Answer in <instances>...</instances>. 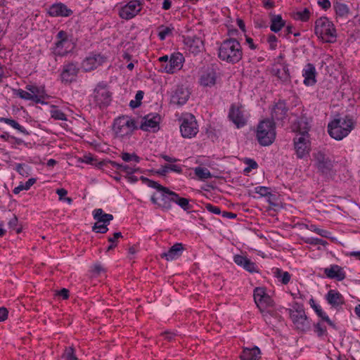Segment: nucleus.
I'll use <instances>...</instances> for the list:
<instances>
[{
	"mask_svg": "<svg viewBox=\"0 0 360 360\" xmlns=\"http://www.w3.org/2000/svg\"><path fill=\"white\" fill-rule=\"evenodd\" d=\"M219 58L229 64H236L243 58V49L240 42L233 38L224 40L218 49Z\"/></svg>",
	"mask_w": 360,
	"mask_h": 360,
	"instance_id": "obj_1",
	"label": "nucleus"
},
{
	"mask_svg": "<svg viewBox=\"0 0 360 360\" xmlns=\"http://www.w3.org/2000/svg\"><path fill=\"white\" fill-rule=\"evenodd\" d=\"M353 128L354 122L352 119L345 117L334 119L329 122L328 131L332 138L340 141L346 137Z\"/></svg>",
	"mask_w": 360,
	"mask_h": 360,
	"instance_id": "obj_2",
	"label": "nucleus"
},
{
	"mask_svg": "<svg viewBox=\"0 0 360 360\" xmlns=\"http://www.w3.org/2000/svg\"><path fill=\"white\" fill-rule=\"evenodd\" d=\"M314 32L326 43L334 42L337 37L334 24L326 17H321L315 21Z\"/></svg>",
	"mask_w": 360,
	"mask_h": 360,
	"instance_id": "obj_3",
	"label": "nucleus"
},
{
	"mask_svg": "<svg viewBox=\"0 0 360 360\" xmlns=\"http://www.w3.org/2000/svg\"><path fill=\"white\" fill-rule=\"evenodd\" d=\"M276 135V127L274 121L266 119L258 124L256 137L260 145L270 146L275 141Z\"/></svg>",
	"mask_w": 360,
	"mask_h": 360,
	"instance_id": "obj_4",
	"label": "nucleus"
},
{
	"mask_svg": "<svg viewBox=\"0 0 360 360\" xmlns=\"http://www.w3.org/2000/svg\"><path fill=\"white\" fill-rule=\"evenodd\" d=\"M137 129L135 121L128 116H121L114 120L112 131L120 139H127Z\"/></svg>",
	"mask_w": 360,
	"mask_h": 360,
	"instance_id": "obj_5",
	"label": "nucleus"
},
{
	"mask_svg": "<svg viewBox=\"0 0 360 360\" xmlns=\"http://www.w3.org/2000/svg\"><path fill=\"white\" fill-rule=\"evenodd\" d=\"M141 179L149 187L154 188L157 189L158 191L165 192V193H167L169 196H172V202L179 205L184 210H188L191 208L188 199L180 197L177 193L170 191L168 188L165 187L158 184V182L150 180L146 177L142 176H141Z\"/></svg>",
	"mask_w": 360,
	"mask_h": 360,
	"instance_id": "obj_6",
	"label": "nucleus"
},
{
	"mask_svg": "<svg viewBox=\"0 0 360 360\" xmlns=\"http://www.w3.org/2000/svg\"><path fill=\"white\" fill-rule=\"evenodd\" d=\"M314 166L318 172L323 175H330L333 169V162L326 153L318 151L313 154Z\"/></svg>",
	"mask_w": 360,
	"mask_h": 360,
	"instance_id": "obj_7",
	"label": "nucleus"
},
{
	"mask_svg": "<svg viewBox=\"0 0 360 360\" xmlns=\"http://www.w3.org/2000/svg\"><path fill=\"white\" fill-rule=\"evenodd\" d=\"M180 131L184 138L191 139L196 136L198 132V126L193 115H188L182 120Z\"/></svg>",
	"mask_w": 360,
	"mask_h": 360,
	"instance_id": "obj_8",
	"label": "nucleus"
},
{
	"mask_svg": "<svg viewBox=\"0 0 360 360\" xmlns=\"http://www.w3.org/2000/svg\"><path fill=\"white\" fill-rule=\"evenodd\" d=\"M290 318L297 330L304 332L309 329L310 323L302 307L290 310Z\"/></svg>",
	"mask_w": 360,
	"mask_h": 360,
	"instance_id": "obj_9",
	"label": "nucleus"
},
{
	"mask_svg": "<svg viewBox=\"0 0 360 360\" xmlns=\"http://www.w3.org/2000/svg\"><path fill=\"white\" fill-rule=\"evenodd\" d=\"M56 38L53 53L56 56H64L72 49V43L68 38L67 32L63 30L57 34Z\"/></svg>",
	"mask_w": 360,
	"mask_h": 360,
	"instance_id": "obj_10",
	"label": "nucleus"
},
{
	"mask_svg": "<svg viewBox=\"0 0 360 360\" xmlns=\"http://www.w3.org/2000/svg\"><path fill=\"white\" fill-rule=\"evenodd\" d=\"M294 146L297 158H302L309 154L310 143L307 131L296 136L294 139Z\"/></svg>",
	"mask_w": 360,
	"mask_h": 360,
	"instance_id": "obj_11",
	"label": "nucleus"
},
{
	"mask_svg": "<svg viewBox=\"0 0 360 360\" xmlns=\"http://www.w3.org/2000/svg\"><path fill=\"white\" fill-rule=\"evenodd\" d=\"M94 98L100 108H105L111 102V93L105 84H99L94 89Z\"/></svg>",
	"mask_w": 360,
	"mask_h": 360,
	"instance_id": "obj_12",
	"label": "nucleus"
},
{
	"mask_svg": "<svg viewBox=\"0 0 360 360\" xmlns=\"http://www.w3.org/2000/svg\"><path fill=\"white\" fill-rule=\"evenodd\" d=\"M142 9V3L139 0H132L122 6L119 11V15L124 20L134 18Z\"/></svg>",
	"mask_w": 360,
	"mask_h": 360,
	"instance_id": "obj_13",
	"label": "nucleus"
},
{
	"mask_svg": "<svg viewBox=\"0 0 360 360\" xmlns=\"http://www.w3.org/2000/svg\"><path fill=\"white\" fill-rule=\"evenodd\" d=\"M229 118L238 128L245 126L247 122V117L243 110V105L239 103H233L229 109Z\"/></svg>",
	"mask_w": 360,
	"mask_h": 360,
	"instance_id": "obj_14",
	"label": "nucleus"
},
{
	"mask_svg": "<svg viewBox=\"0 0 360 360\" xmlns=\"http://www.w3.org/2000/svg\"><path fill=\"white\" fill-rule=\"evenodd\" d=\"M184 43L186 49L193 55H197L204 49V41L199 36L188 35L184 37Z\"/></svg>",
	"mask_w": 360,
	"mask_h": 360,
	"instance_id": "obj_15",
	"label": "nucleus"
},
{
	"mask_svg": "<svg viewBox=\"0 0 360 360\" xmlns=\"http://www.w3.org/2000/svg\"><path fill=\"white\" fill-rule=\"evenodd\" d=\"M253 296L255 302L261 311H264L266 308L274 304L273 300L266 293L263 288H256L254 290Z\"/></svg>",
	"mask_w": 360,
	"mask_h": 360,
	"instance_id": "obj_16",
	"label": "nucleus"
},
{
	"mask_svg": "<svg viewBox=\"0 0 360 360\" xmlns=\"http://www.w3.org/2000/svg\"><path fill=\"white\" fill-rule=\"evenodd\" d=\"M79 70L77 65L73 63H69L65 65L60 74L62 82L70 84L75 81L79 72Z\"/></svg>",
	"mask_w": 360,
	"mask_h": 360,
	"instance_id": "obj_17",
	"label": "nucleus"
},
{
	"mask_svg": "<svg viewBox=\"0 0 360 360\" xmlns=\"http://www.w3.org/2000/svg\"><path fill=\"white\" fill-rule=\"evenodd\" d=\"M184 62L183 54L179 52L174 53L171 55L169 63L164 67V70L167 73L172 74L182 68Z\"/></svg>",
	"mask_w": 360,
	"mask_h": 360,
	"instance_id": "obj_18",
	"label": "nucleus"
},
{
	"mask_svg": "<svg viewBox=\"0 0 360 360\" xmlns=\"http://www.w3.org/2000/svg\"><path fill=\"white\" fill-rule=\"evenodd\" d=\"M160 117L158 114H149L146 115L141 124L140 128L146 131H155L158 128Z\"/></svg>",
	"mask_w": 360,
	"mask_h": 360,
	"instance_id": "obj_19",
	"label": "nucleus"
},
{
	"mask_svg": "<svg viewBox=\"0 0 360 360\" xmlns=\"http://www.w3.org/2000/svg\"><path fill=\"white\" fill-rule=\"evenodd\" d=\"M105 60V58L98 54L87 57L82 63V68L86 72L93 70L102 65Z\"/></svg>",
	"mask_w": 360,
	"mask_h": 360,
	"instance_id": "obj_20",
	"label": "nucleus"
},
{
	"mask_svg": "<svg viewBox=\"0 0 360 360\" xmlns=\"http://www.w3.org/2000/svg\"><path fill=\"white\" fill-rule=\"evenodd\" d=\"M49 14L53 17H68L72 14V11L63 3L53 4L49 7Z\"/></svg>",
	"mask_w": 360,
	"mask_h": 360,
	"instance_id": "obj_21",
	"label": "nucleus"
},
{
	"mask_svg": "<svg viewBox=\"0 0 360 360\" xmlns=\"http://www.w3.org/2000/svg\"><path fill=\"white\" fill-rule=\"evenodd\" d=\"M162 193H163L159 198L155 195H153L151 197V201L157 206L158 208H160L163 211H168L172 208V196H169L165 192Z\"/></svg>",
	"mask_w": 360,
	"mask_h": 360,
	"instance_id": "obj_22",
	"label": "nucleus"
},
{
	"mask_svg": "<svg viewBox=\"0 0 360 360\" xmlns=\"http://www.w3.org/2000/svg\"><path fill=\"white\" fill-rule=\"evenodd\" d=\"M190 96V92L187 88L183 86L178 87L172 96L171 101L176 105L185 104Z\"/></svg>",
	"mask_w": 360,
	"mask_h": 360,
	"instance_id": "obj_23",
	"label": "nucleus"
},
{
	"mask_svg": "<svg viewBox=\"0 0 360 360\" xmlns=\"http://www.w3.org/2000/svg\"><path fill=\"white\" fill-rule=\"evenodd\" d=\"M288 108L284 101H279L271 109V117L276 121H283L287 116Z\"/></svg>",
	"mask_w": 360,
	"mask_h": 360,
	"instance_id": "obj_24",
	"label": "nucleus"
},
{
	"mask_svg": "<svg viewBox=\"0 0 360 360\" xmlns=\"http://www.w3.org/2000/svg\"><path fill=\"white\" fill-rule=\"evenodd\" d=\"M184 248L182 243H176L172 245L167 252L161 254V257L167 261H172L178 259L181 256Z\"/></svg>",
	"mask_w": 360,
	"mask_h": 360,
	"instance_id": "obj_25",
	"label": "nucleus"
},
{
	"mask_svg": "<svg viewBox=\"0 0 360 360\" xmlns=\"http://www.w3.org/2000/svg\"><path fill=\"white\" fill-rule=\"evenodd\" d=\"M217 73L213 69H207L200 77L199 83L202 86H213L216 84Z\"/></svg>",
	"mask_w": 360,
	"mask_h": 360,
	"instance_id": "obj_26",
	"label": "nucleus"
},
{
	"mask_svg": "<svg viewBox=\"0 0 360 360\" xmlns=\"http://www.w3.org/2000/svg\"><path fill=\"white\" fill-rule=\"evenodd\" d=\"M233 261L236 264L243 266L245 270H247L249 272L252 273L258 271L255 264L246 257L240 255H236L233 257Z\"/></svg>",
	"mask_w": 360,
	"mask_h": 360,
	"instance_id": "obj_27",
	"label": "nucleus"
},
{
	"mask_svg": "<svg viewBox=\"0 0 360 360\" xmlns=\"http://www.w3.org/2000/svg\"><path fill=\"white\" fill-rule=\"evenodd\" d=\"M324 273L329 278L342 281L345 278V274L342 269L338 265H332L329 268L324 269Z\"/></svg>",
	"mask_w": 360,
	"mask_h": 360,
	"instance_id": "obj_28",
	"label": "nucleus"
},
{
	"mask_svg": "<svg viewBox=\"0 0 360 360\" xmlns=\"http://www.w3.org/2000/svg\"><path fill=\"white\" fill-rule=\"evenodd\" d=\"M302 76L306 85H313L316 83V69L314 65L308 63L303 70Z\"/></svg>",
	"mask_w": 360,
	"mask_h": 360,
	"instance_id": "obj_29",
	"label": "nucleus"
},
{
	"mask_svg": "<svg viewBox=\"0 0 360 360\" xmlns=\"http://www.w3.org/2000/svg\"><path fill=\"white\" fill-rule=\"evenodd\" d=\"M328 302L333 307H336L344 303L342 295L338 291L330 290L326 295Z\"/></svg>",
	"mask_w": 360,
	"mask_h": 360,
	"instance_id": "obj_30",
	"label": "nucleus"
},
{
	"mask_svg": "<svg viewBox=\"0 0 360 360\" xmlns=\"http://www.w3.org/2000/svg\"><path fill=\"white\" fill-rule=\"evenodd\" d=\"M272 73L282 83L290 82V73L286 65H282L281 68H274L272 69Z\"/></svg>",
	"mask_w": 360,
	"mask_h": 360,
	"instance_id": "obj_31",
	"label": "nucleus"
},
{
	"mask_svg": "<svg viewBox=\"0 0 360 360\" xmlns=\"http://www.w3.org/2000/svg\"><path fill=\"white\" fill-rule=\"evenodd\" d=\"M260 350L257 347L252 349L245 348L240 355L241 360H259L260 359Z\"/></svg>",
	"mask_w": 360,
	"mask_h": 360,
	"instance_id": "obj_32",
	"label": "nucleus"
},
{
	"mask_svg": "<svg viewBox=\"0 0 360 360\" xmlns=\"http://www.w3.org/2000/svg\"><path fill=\"white\" fill-rule=\"evenodd\" d=\"M94 219L98 222L109 224L113 219V216L110 214H105L101 208L96 209L93 212Z\"/></svg>",
	"mask_w": 360,
	"mask_h": 360,
	"instance_id": "obj_33",
	"label": "nucleus"
},
{
	"mask_svg": "<svg viewBox=\"0 0 360 360\" xmlns=\"http://www.w3.org/2000/svg\"><path fill=\"white\" fill-rule=\"evenodd\" d=\"M333 8L335 13L340 18H347L349 14V8L347 4L336 1L333 3Z\"/></svg>",
	"mask_w": 360,
	"mask_h": 360,
	"instance_id": "obj_34",
	"label": "nucleus"
},
{
	"mask_svg": "<svg viewBox=\"0 0 360 360\" xmlns=\"http://www.w3.org/2000/svg\"><path fill=\"white\" fill-rule=\"evenodd\" d=\"M285 24L281 15H273L271 18L270 29L274 32H278L285 26Z\"/></svg>",
	"mask_w": 360,
	"mask_h": 360,
	"instance_id": "obj_35",
	"label": "nucleus"
},
{
	"mask_svg": "<svg viewBox=\"0 0 360 360\" xmlns=\"http://www.w3.org/2000/svg\"><path fill=\"white\" fill-rule=\"evenodd\" d=\"M309 304H310V306L311 308H313L314 309V311H316V313L317 314V315L321 317L323 321L327 322L330 326H333L334 324L331 321V320L329 319L328 316H327L326 314V313H324L321 307L317 305L315 302V301L314 300V299H311L309 300Z\"/></svg>",
	"mask_w": 360,
	"mask_h": 360,
	"instance_id": "obj_36",
	"label": "nucleus"
},
{
	"mask_svg": "<svg viewBox=\"0 0 360 360\" xmlns=\"http://www.w3.org/2000/svg\"><path fill=\"white\" fill-rule=\"evenodd\" d=\"M26 89L30 92V94H33V97L36 96L37 98L34 99V102L36 103H44V102L41 100L43 98V91L41 90L38 86L34 85H27L26 86Z\"/></svg>",
	"mask_w": 360,
	"mask_h": 360,
	"instance_id": "obj_37",
	"label": "nucleus"
},
{
	"mask_svg": "<svg viewBox=\"0 0 360 360\" xmlns=\"http://www.w3.org/2000/svg\"><path fill=\"white\" fill-rule=\"evenodd\" d=\"M0 122H4L11 126L13 128L17 129L22 134L25 135H29V132L27 131V129L22 127L18 122L14 120L6 117H0Z\"/></svg>",
	"mask_w": 360,
	"mask_h": 360,
	"instance_id": "obj_38",
	"label": "nucleus"
},
{
	"mask_svg": "<svg viewBox=\"0 0 360 360\" xmlns=\"http://www.w3.org/2000/svg\"><path fill=\"white\" fill-rule=\"evenodd\" d=\"M274 276L277 278H280L281 283L286 285L289 283L291 276L288 271H283L281 269L276 268L274 271Z\"/></svg>",
	"mask_w": 360,
	"mask_h": 360,
	"instance_id": "obj_39",
	"label": "nucleus"
},
{
	"mask_svg": "<svg viewBox=\"0 0 360 360\" xmlns=\"http://www.w3.org/2000/svg\"><path fill=\"white\" fill-rule=\"evenodd\" d=\"M109 163L112 165V167L128 175L132 174L135 171V169L127 165L118 164L114 161H110Z\"/></svg>",
	"mask_w": 360,
	"mask_h": 360,
	"instance_id": "obj_40",
	"label": "nucleus"
},
{
	"mask_svg": "<svg viewBox=\"0 0 360 360\" xmlns=\"http://www.w3.org/2000/svg\"><path fill=\"white\" fill-rule=\"evenodd\" d=\"M195 174L200 179H206L212 177V174L208 169L202 167L195 168Z\"/></svg>",
	"mask_w": 360,
	"mask_h": 360,
	"instance_id": "obj_41",
	"label": "nucleus"
},
{
	"mask_svg": "<svg viewBox=\"0 0 360 360\" xmlns=\"http://www.w3.org/2000/svg\"><path fill=\"white\" fill-rule=\"evenodd\" d=\"M310 11L309 8H305L303 11H297L294 14V18L296 20H301L302 22H307L310 18Z\"/></svg>",
	"mask_w": 360,
	"mask_h": 360,
	"instance_id": "obj_42",
	"label": "nucleus"
},
{
	"mask_svg": "<svg viewBox=\"0 0 360 360\" xmlns=\"http://www.w3.org/2000/svg\"><path fill=\"white\" fill-rule=\"evenodd\" d=\"M36 182V179L34 178H31V179H29L26 182L25 184H20L18 186L15 187L14 189H13V193L15 194H18L22 190H25V191H27L30 188V187Z\"/></svg>",
	"mask_w": 360,
	"mask_h": 360,
	"instance_id": "obj_43",
	"label": "nucleus"
},
{
	"mask_svg": "<svg viewBox=\"0 0 360 360\" xmlns=\"http://www.w3.org/2000/svg\"><path fill=\"white\" fill-rule=\"evenodd\" d=\"M50 112L51 117L56 120H67L65 114L54 105L52 106Z\"/></svg>",
	"mask_w": 360,
	"mask_h": 360,
	"instance_id": "obj_44",
	"label": "nucleus"
},
{
	"mask_svg": "<svg viewBox=\"0 0 360 360\" xmlns=\"http://www.w3.org/2000/svg\"><path fill=\"white\" fill-rule=\"evenodd\" d=\"M173 30L174 28L172 27L160 26L158 27V37L160 39L164 40L167 36L172 35Z\"/></svg>",
	"mask_w": 360,
	"mask_h": 360,
	"instance_id": "obj_45",
	"label": "nucleus"
},
{
	"mask_svg": "<svg viewBox=\"0 0 360 360\" xmlns=\"http://www.w3.org/2000/svg\"><path fill=\"white\" fill-rule=\"evenodd\" d=\"M255 191L256 193L259 194L261 196L263 197H269V201L270 198L273 196H274L271 192H270V188L266 187V186H257L255 188Z\"/></svg>",
	"mask_w": 360,
	"mask_h": 360,
	"instance_id": "obj_46",
	"label": "nucleus"
},
{
	"mask_svg": "<svg viewBox=\"0 0 360 360\" xmlns=\"http://www.w3.org/2000/svg\"><path fill=\"white\" fill-rule=\"evenodd\" d=\"M15 170L22 176L27 177L30 175V169L25 164H17Z\"/></svg>",
	"mask_w": 360,
	"mask_h": 360,
	"instance_id": "obj_47",
	"label": "nucleus"
},
{
	"mask_svg": "<svg viewBox=\"0 0 360 360\" xmlns=\"http://www.w3.org/2000/svg\"><path fill=\"white\" fill-rule=\"evenodd\" d=\"M122 237L121 232H116L113 234V237H109L108 241L111 243L107 248V252L113 250L117 246V240Z\"/></svg>",
	"mask_w": 360,
	"mask_h": 360,
	"instance_id": "obj_48",
	"label": "nucleus"
},
{
	"mask_svg": "<svg viewBox=\"0 0 360 360\" xmlns=\"http://www.w3.org/2000/svg\"><path fill=\"white\" fill-rule=\"evenodd\" d=\"M62 357L64 360H78L74 349L71 347L65 349Z\"/></svg>",
	"mask_w": 360,
	"mask_h": 360,
	"instance_id": "obj_49",
	"label": "nucleus"
},
{
	"mask_svg": "<svg viewBox=\"0 0 360 360\" xmlns=\"http://www.w3.org/2000/svg\"><path fill=\"white\" fill-rule=\"evenodd\" d=\"M314 332L319 338L327 335L326 327L321 323H317L314 325Z\"/></svg>",
	"mask_w": 360,
	"mask_h": 360,
	"instance_id": "obj_50",
	"label": "nucleus"
},
{
	"mask_svg": "<svg viewBox=\"0 0 360 360\" xmlns=\"http://www.w3.org/2000/svg\"><path fill=\"white\" fill-rule=\"evenodd\" d=\"M122 159L125 162H130L134 160L136 162H139L140 158L136 155L135 153H122L121 154Z\"/></svg>",
	"mask_w": 360,
	"mask_h": 360,
	"instance_id": "obj_51",
	"label": "nucleus"
},
{
	"mask_svg": "<svg viewBox=\"0 0 360 360\" xmlns=\"http://www.w3.org/2000/svg\"><path fill=\"white\" fill-rule=\"evenodd\" d=\"M16 95L22 99L30 100L33 101L34 99L37 98L36 96H32V94H30L29 91H25L22 89H18L16 92Z\"/></svg>",
	"mask_w": 360,
	"mask_h": 360,
	"instance_id": "obj_52",
	"label": "nucleus"
},
{
	"mask_svg": "<svg viewBox=\"0 0 360 360\" xmlns=\"http://www.w3.org/2000/svg\"><path fill=\"white\" fill-rule=\"evenodd\" d=\"M100 222H96L92 227V230L96 233H105L108 231L107 227L108 224H100Z\"/></svg>",
	"mask_w": 360,
	"mask_h": 360,
	"instance_id": "obj_53",
	"label": "nucleus"
},
{
	"mask_svg": "<svg viewBox=\"0 0 360 360\" xmlns=\"http://www.w3.org/2000/svg\"><path fill=\"white\" fill-rule=\"evenodd\" d=\"M143 97V92L142 91H137L135 98L136 101H131L130 102V106L133 108H137L141 104V101L142 100Z\"/></svg>",
	"mask_w": 360,
	"mask_h": 360,
	"instance_id": "obj_54",
	"label": "nucleus"
},
{
	"mask_svg": "<svg viewBox=\"0 0 360 360\" xmlns=\"http://www.w3.org/2000/svg\"><path fill=\"white\" fill-rule=\"evenodd\" d=\"M267 42L271 50H275L277 47V37L274 34H270L267 37Z\"/></svg>",
	"mask_w": 360,
	"mask_h": 360,
	"instance_id": "obj_55",
	"label": "nucleus"
},
{
	"mask_svg": "<svg viewBox=\"0 0 360 360\" xmlns=\"http://www.w3.org/2000/svg\"><path fill=\"white\" fill-rule=\"evenodd\" d=\"M311 231L316 233L317 234L320 235L322 237H325V238L328 237V232L326 230L320 229L316 227V226H314V225L311 226Z\"/></svg>",
	"mask_w": 360,
	"mask_h": 360,
	"instance_id": "obj_56",
	"label": "nucleus"
},
{
	"mask_svg": "<svg viewBox=\"0 0 360 360\" xmlns=\"http://www.w3.org/2000/svg\"><path fill=\"white\" fill-rule=\"evenodd\" d=\"M205 208L210 212L214 213L215 214H219L221 213L220 208L219 207L214 206L212 204H206Z\"/></svg>",
	"mask_w": 360,
	"mask_h": 360,
	"instance_id": "obj_57",
	"label": "nucleus"
},
{
	"mask_svg": "<svg viewBox=\"0 0 360 360\" xmlns=\"http://www.w3.org/2000/svg\"><path fill=\"white\" fill-rule=\"evenodd\" d=\"M307 243L311 244V245H325L327 244V242L326 240H323L320 238H309L307 241Z\"/></svg>",
	"mask_w": 360,
	"mask_h": 360,
	"instance_id": "obj_58",
	"label": "nucleus"
},
{
	"mask_svg": "<svg viewBox=\"0 0 360 360\" xmlns=\"http://www.w3.org/2000/svg\"><path fill=\"white\" fill-rule=\"evenodd\" d=\"M318 5L325 11L330 8L331 4L329 0H318Z\"/></svg>",
	"mask_w": 360,
	"mask_h": 360,
	"instance_id": "obj_59",
	"label": "nucleus"
},
{
	"mask_svg": "<svg viewBox=\"0 0 360 360\" xmlns=\"http://www.w3.org/2000/svg\"><path fill=\"white\" fill-rule=\"evenodd\" d=\"M166 168L179 174L182 172L181 167L177 165L168 164L166 165Z\"/></svg>",
	"mask_w": 360,
	"mask_h": 360,
	"instance_id": "obj_60",
	"label": "nucleus"
},
{
	"mask_svg": "<svg viewBox=\"0 0 360 360\" xmlns=\"http://www.w3.org/2000/svg\"><path fill=\"white\" fill-rule=\"evenodd\" d=\"M244 162L248 165V166L251 169H257L258 167V165L257 163L252 159H249V158H247L244 160Z\"/></svg>",
	"mask_w": 360,
	"mask_h": 360,
	"instance_id": "obj_61",
	"label": "nucleus"
},
{
	"mask_svg": "<svg viewBox=\"0 0 360 360\" xmlns=\"http://www.w3.org/2000/svg\"><path fill=\"white\" fill-rule=\"evenodd\" d=\"M56 295L62 297L64 300H66L69 297V290L66 288H63L56 293Z\"/></svg>",
	"mask_w": 360,
	"mask_h": 360,
	"instance_id": "obj_62",
	"label": "nucleus"
},
{
	"mask_svg": "<svg viewBox=\"0 0 360 360\" xmlns=\"http://www.w3.org/2000/svg\"><path fill=\"white\" fill-rule=\"evenodd\" d=\"M18 219L15 215H13V217L9 220L8 221V226L11 229H15L16 226H18Z\"/></svg>",
	"mask_w": 360,
	"mask_h": 360,
	"instance_id": "obj_63",
	"label": "nucleus"
},
{
	"mask_svg": "<svg viewBox=\"0 0 360 360\" xmlns=\"http://www.w3.org/2000/svg\"><path fill=\"white\" fill-rule=\"evenodd\" d=\"M8 317V310L5 307L0 308V321H5Z\"/></svg>",
	"mask_w": 360,
	"mask_h": 360,
	"instance_id": "obj_64",
	"label": "nucleus"
}]
</instances>
